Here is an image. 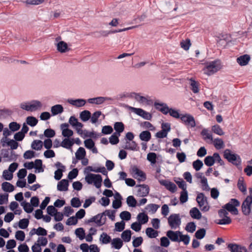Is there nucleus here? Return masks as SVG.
Instances as JSON below:
<instances>
[{
  "instance_id": "nucleus-1",
  "label": "nucleus",
  "mask_w": 252,
  "mask_h": 252,
  "mask_svg": "<svg viewBox=\"0 0 252 252\" xmlns=\"http://www.w3.org/2000/svg\"><path fill=\"white\" fill-rule=\"evenodd\" d=\"M221 68L220 62L219 60H215L205 63V67L203 69L205 73L211 75L217 72Z\"/></svg>"
},
{
  "instance_id": "nucleus-2",
  "label": "nucleus",
  "mask_w": 252,
  "mask_h": 252,
  "mask_svg": "<svg viewBox=\"0 0 252 252\" xmlns=\"http://www.w3.org/2000/svg\"><path fill=\"white\" fill-rule=\"evenodd\" d=\"M223 156L228 161L233 165L237 166L241 165V159L240 157L236 154L232 153L229 149H226L224 151Z\"/></svg>"
},
{
  "instance_id": "nucleus-3",
  "label": "nucleus",
  "mask_w": 252,
  "mask_h": 252,
  "mask_svg": "<svg viewBox=\"0 0 252 252\" xmlns=\"http://www.w3.org/2000/svg\"><path fill=\"white\" fill-rule=\"evenodd\" d=\"M85 180L88 184L93 183L96 188L99 189L101 187L102 179L99 174L88 173L85 177Z\"/></svg>"
},
{
  "instance_id": "nucleus-4",
  "label": "nucleus",
  "mask_w": 252,
  "mask_h": 252,
  "mask_svg": "<svg viewBox=\"0 0 252 252\" xmlns=\"http://www.w3.org/2000/svg\"><path fill=\"white\" fill-rule=\"evenodd\" d=\"M196 200L202 211L207 212L209 210L210 206L208 204L207 197L203 193H198Z\"/></svg>"
},
{
  "instance_id": "nucleus-5",
  "label": "nucleus",
  "mask_w": 252,
  "mask_h": 252,
  "mask_svg": "<svg viewBox=\"0 0 252 252\" xmlns=\"http://www.w3.org/2000/svg\"><path fill=\"white\" fill-rule=\"evenodd\" d=\"M252 196H248L242 204V211L245 216H248L251 212Z\"/></svg>"
},
{
  "instance_id": "nucleus-6",
  "label": "nucleus",
  "mask_w": 252,
  "mask_h": 252,
  "mask_svg": "<svg viewBox=\"0 0 252 252\" xmlns=\"http://www.w3.org/2000/svg\"><path fill=\"white\" fill-rule=\"evenodd\" d=\"M168 222L172 229H176L179 227L181 223L179 214H171L168 218Z\"/></svg>"
},
{
  "instance_id": "nucleus-7",
  "label": "nucleus",
  "mask_w": 252,
  "mask_h": 252,
  "mask_svg": "<svg viewBox=\"0 0 252 252\" xmlns=\"http://www.w3.org/2000/svg\"><path fill=\"white\" fill-rule=\"evenodd\" d=\"M104 213L98 214L89 219L88 220V223L95 222L97 226H101L106 223V218L104 217Z\"/></svg>"
},
{
  "instance_id": "nucleus-8",
  "label": "nucleus",
  "mask_w": 252,
  "mask_h": 252,
  "mask_svg": "<svg viewBox=\"0 0 252 252\" xmlns=\"http://www.w3.org/2000/svg\"><path fill=\"white\" fill-rule=\"evenodd\" d=\"M131 173L133 175V177L135 178L138 177L141 178V179L138 178L139 180L144 181L146 179L145 174L141 170H140L136 166L133 165L131 167Z\"/></svg>"
},
{
  "instance_id": "nucleus-9",
  "label": "nucleus",
  "mask_w": 252,
  "mask_h": 252,
  "mask_svg": "<svg viewBox=\"0 0 252 252\" xmlns=\"http://www.w3.org/2000/svg\"><path fill=\"white\" fill-rule=\"evenodd\" d=\"M130 109L137 115L142 117L143 118L150 120L152 118V115L149 112H147L141 108H137L134 107H130Z\"/></svg>"
},
{
  "instance_id": "nucleus-10",
  "label": "nucleus",
  "mask_w": 252,
  "mask_h": 252,
  "mask_svg": "<svg viewBox=\"0 0 252 252\" xmlns=\"http://www.w3.org/2000/svg\"><path fill=\"white\" fill-rule=\"evenodd\" d=\"M159 182L161 185L164 186L167 190L172 193L175 192L177 190L176 185L168 180H163L160 181Z\"/></svg>"
},
{
  "instance_id": "nucleus-11",
  "label": "nucleus",
  "mask_w": 252,
  "mask_h": 252,
  "mask_svg": "<svg viewBox=\"0 0 252 252\" xmlns=\"http://www.w3.org/2000/svg\"><path fill=\"white\" fill-rule=\"evenodd\" d=\"M240 205V203L237 199L232 198L229 202L224 205L222 208L230 212L235 207H238Z\"/></svg>"
},
{
  "instance_id": "nucleus-12",
  "label": "nucleus",
  "mask_w": 252,
  "mask_h": 252,
  "mask_svg": "<svg viewBox=\"0 0 252 252\" xmlns=\"http://www.w3.org/2000/svg\"><path fill=\"white\" fill-rule=\"evenodd\" d=\"M181 120L186 125L190 126L191 127L195 126V122L194 118L190 115L186 114L181 117Z\"/></svg>"
},
{
  "instance_id": "nucleus-13",
  "label": "nucleus",
  "mask_w": 252,
  "mask_h": 252,
  "mask_svg": "<svg viewBox=\"0 0 252 252\" xmlns=\"http://www.w3.org/2000/svg\"><path fill=\"white\" fill-rule=\"evenodd\" d=\"M136 187L139 189L137 190V195L140 197H143L147 196L149 192V188L146 185H137Z\"/></svg>"
},
{
  "instance_id": "nucleus-14",
  "label": "nucleus",
  "mask_w": 252,
  "mask_h": 252,
  "mask_svg": "<svg viewBox=\"0 0 252 252\" xmlns=\"http://www.w3.org/2000/svg\"><path fill=\"white\" fill-rule=\"evenodd\" d=\"M154 107L157 110L160 111L163 114L166 115L168 113L169 107L166 103L155 102L154 103Z\"/></svg>"
},
{
  "instance_id": "nucleus-15",
  "label": "nucleus",
  "mask_w": 252,
  "mask_h": 252,
  "mask_svg": "<svg viewBox=\"0 0 252 252\" xmlns=\"http://www.w3.org/2000/svg\"><path fill=\"white\" fill-rule=\"evenodd\" d=\"M180 234H181V232L180 231L168 230L166 233L167 236L173 242H178L179 240V235Z\"/></svg>"
},
{
  "instance_id": "nucleus-16",
  "label": "nucleus",
  "mask_w": 252,
  "mask_h": 252,
  "mask_svg": "<svg viewBox=\"0 0 252 252\" xmlns=\"http://www.w3.org/2000/svg\"><path fill=\"white\" fill-rule=\"evenodd\" d=\"M69 186L68 181L66 179H63L58 182L57 189L61 191H67Z\"/></svg>"
},
{
  "instance_id": "nucleus-17",
  "label": "nucleus",
  "mask_w": 252,
  "mask_h": 252,
  "mask_svg": "<svg viewBox=\"0 0 252 252\" xmlns=\"http://www.w3.org/2000/svg\"><path fill=\"white\" fill-rule=\"evenodd\" d=\"M250 60V56L249 55L245 54L240 56L237 59V62L241 66L247 65Z\"/></svg>"
},
{
  "instance_id": "nucleus-18",
  "label": "nucleus",
  "mask_w": 252,
  "mask_h": 252,
  "mask_svg": "<svg viewBox=\"0 0 252 252\" xmlns=\"http://www.w3.org/2000/svg\"><path fill=\"white\" fill-rule=\"evenodd\" d=\"M68 102L70 104L75 106L77 107H80L83 106L86 103V101L84 99H68Z\"/></svg>"
},
{
  "instance_id": "nucleus-19",
  "label": "nucleus",
  "mask_w": 252,
  "mask_h": 252,
  "mask_svg": "<svg viewBox=\"0 0 252 252\" xmlns=\"http://www.w3.org/2000/svg\"><path fill=\"white\" fill-rule=\"evenodd\" d=\"M57 50L61 53H65L69 50L66 43L63 41H60L57 44Z\"/></svg>"
},
{
  "instance_id": "nucleus-20",
  "label": "nucleus",
  "mask_w": 252,
  "mask_h": 252,
  "mask_svg": "<svg viewBox=\"0 0 252 252\" xmlns=\"http://www.w3.org/2000/svg\"><path fill=\"white\" fill-rule=\"evenodd\" d=\"M51 111L53 116L61 114L63 111V108L61 104H56L53 106L51 108Z\"/></svg>"
},
{
  "instance_id": "nucleus-21",
  "label": "nucleus",
  "mask_w": 252,
  "mask_h": 252,
  "mask_svg": "<svg viewBox=\"0 0 252 252\" xmlns=\"http://www.w3.org/2000/svg\"><path fill=\"white\" fill-rule=\"evenodd\" d=\"M189 215L192 218L197 220L201 219L202 217L201 213L196 207H193L189 211Z\"/></svg>"
},
{
  "instance_id": "nucleus-22",
  "label": "nucleus",
  "mask_w": 252,
  "mask_h": 252,
  "mask_svg": "<svg viewBox=\"0 0 252 252\" xmlns=\"http://www.w3.org/2000/svg\"><path fill=\"white\" fill-rule=\"evenodd\" d=\"M30 111H34L40 108L42 106L41 103L38 100H32L29 103Z\"/></svg>"
},
{
  "instance_id": "nucleus-23",
  "label": "nucleus",
  "mask_w": 252,
  "mask_h": 252,
  "mask_svg": "<svg viewBox=\"0 0 252 252\" xmlns=\"http://www.w3.org/2000/svg\"><path fill=\"white\" fill-rule=\"evenodd\" d=\"M124 148L125 149L132 151H138L139 150V147H138L137 143L134 141H132L131 142H126V144Z\"/></svg>"
},
{
  "instance_id": "nucleus-24",
  "label": "nucleus",
  "mask_w": 252,
  "mask_h": 252,
  "mask_svg": "<svg viewBox=\"0 0 252 252\" xmlns=\"http://www.w3.org/2000/svg\"><path fill=\"white\" fill-rule=\"evenodd\" d=\"M137 219L139 221L138 223L143 224L148 221L149 217L145 213H140L137 215Z\"/></svg>"
},
{
  "instance_id": "nucleus-25",
  "label": "nucleus",
  "mask_w": 252,
  "mask_h": 252,
  "mask_svg": "<svg viewBox=\"0 0 252 252\" xmlns=\"http://www.w3.org/2000/svg\"><path fill=\"white\" fill-rule=\"evenodd\" d=\"M139 138L142 141L148 142L151 139V134L149 131H143L139 134Z\"/></svg>"
},
{
  "instance_id": "nucleus-26",
  "label": "nucleus",
  "mask_w": 252,
  "mask_h": 252,
  "mask_svg": "<svg viewBox=\"0 0 252 252\" xmlns=\"http://www.w3.org/2000/svg\"><path fill=\"white\" fill-rule=\"evenodd\" d=\"M2 190L6 192H12L14 189V187L10 183L5 182L1 184Z\"/></svg>"
},
{
  "instance_id": "nucleus-27",
  "label": "nucleus",
  "mask_w": 252,
  "mask_h": 252,
  "mask_svg": "<svg viewBox=\"0 0 252 252\" xmlns=\"http://www.w3.org/2000/svg\"><path fill=\"white\" fill-rule=\"evenodd\" d=\"M43 147V142L40 140H34L31 144V147L35 150H41Z\"/></svg>"
},
{
  "instance_id": "nucleus-28",
  "label": "nucleus",
  "mask_w": 252,
  "mask_h": 252,
  "mask_svg": "<svg viewBox=\"0 0 252 252\" xmlns=\"http://www.w3.org/2000/svg\"><path fill=\"white\" fill-rule=\"evenodd\" d=\"M145 232L146 235L150 238H155L158 236V232L151 227L147 228Z\"/></svg>"
},
{
  "instance_id": "nucleus-29",
  "label": "nucleus",
  "mask_w": 252,
  "mask_h": 252,
  "mask_svg": "<svg viewBox=\"0 0 252 252\" xmlns=\"http://www.w3.org/2000/svg\"><path fill=\"white\" fill-rule=\"evenodd\" d=\"M73 140V139H72V140H71L68 138H65L62 142L61 145L63 148L67 149H71V147L74 144Z\"/></svg>"
},
{
  "instance_id": "nucleus-30",
  "label": "nucleus",
  "mask_w": 252,
  "mask_h": 252,
  "mask_svg": "<svg viewBox=\"0 0 252 252\" xmlns=\"http://www.w3.org/2000/svg\"><path fill=\"white\" fill-rule=\"evenodd\" d=\"M91 116V112L88 110H84L80 114V118L83 122L88 121Z\"/></svg>"
},
{
  "instance_id": "nucleus-31",
  "label": "nucleus",
  "mask_w": 252,
  "mask_h": 252,
  "mask_svg": "<svg viewBox=\"0 0 252 252\" xmlns=\"http://www.w3.org/2000/svg\"><path fill=\"white\" fill-rule=\"evenodd\" d=\"M86 151L83 147H79L75 153V156L77 159L80 160L85 157Z\"/></svg>"
},
{
  "instance_id": "nucleus-32",
  "label": "nucleus",
  "mask_w": 252,
  "mask_h": 252,
  "mask_svg": "<svg viewBox=\"0 0 252 252\" xmlns=\"http://www.w3.org/2000/svg\"><path fill=\"white\" fill-rule=\"evenodd\" d=\"M114 128L116 130L115 133L121 134V133L124 130V125L122 122H116L114 125Z\"/></svg>"
},
{
  "instance_id": "nucleus-33",
  "label": "nucleus",
  "mask_w": 252,
  "mask_h": 252,
  "mask_svg": "<svg viewBox=\"0 0 252 252\" xmlns=\"http://www.w3.org/2000/svg\"><path fill=\"white\" fill-rule=\"evenodd\" d=\"M131 236V232L130 230H126L123 232L121 237L123 240L126 242L130 241Z\"/></svg>"
},
{
  "instance_id": "nucleus-34",
  "label": "nucleus",
  "mask_w": 252,
  "mask_h": 252,
  "mask_svg": "<svg viewBox=\"0 0 252 252\" xmlns=\"http://www.w3.org/2000/svg\"><path fill=\"white\" fill-rule=\"evenodd\" d=\"M112 245L116 249L119 250L122 247L123 242L119 238H114L113 239Z\"/></svg>"
},
{
  "instance_id": "nucleus-35",
  "label": "nucleus",
  "mask_w": 252,
  "mask_h": 252,
  "mask_svg": "<svg viewBox=\"0 0 252 252\" xmlns=\"http://www.w3.org/2000/svg\"><path fill=\"white\" fill-rule=\"evenodd\" d=\"M21 205L23 207L24 211L27 213H31L32 212L33 208L29 202L26 201H23Z\"/></svg>"
},
{
  "instance_id": "nucleus-36",
  "label": "nucleus",
  "mask_w": 252,
  "mask_h": 252,
  "mask_svg": "<svg viewBox=\"0 0 252 252\" xmlns=\"http://www.w3.org/2000/svg\"><path fill=\"white\" fill-rule=\"evenodd\" d=\"M190 81V89L194 93H197L199 92L198 84L196 81L192 78L189 79Z\"/></svg>"
},
{
  "instance_id": "nucleus-37",
  "label": "nucleus",
  "mask_w": 252,
  "mask_h": 252,
  "mask_svg": "<svg viewBox=\"0 0 252 252\" xmlns=\"http://www.w3.org/2000/svg\"><path fill=\"white\" fill-rule=\"evenodd\" d=\"M214 145L217 149H220L224 147V144L223 140L220 138H216L214 141Z\"/></svg>"
},
{
  "instance_id": "nucleus-38",
  "label": "nucleus",
  "mask_w": 252,
  "mask_h": 252,
  "mask_svg": "<svg viewBox=\"0 0 252 252\" xmlns=\"http://www.w3.org/2000/svg\"><path fill=\"white\" fill-rule=\"evenodd\" d=\"M120 133H114L109 138V142L112 145H116L119 142Z\"/></svg>"
},
{
  "instance_id": "nucleus-39",
  "label": "nucleus",
  "mask_w": 252,
  "mask_h": 252,
  "mask_svg": "<svg viewBox=\"0 0 252 252\" xmlns=\"http://www.w3.org/2000/svg\"><path fill=\"white\" fill-rule=\"evenodd\" d=\"M204 163L208 166H212L215 163V158H214V154L212 156H207L204 159Z\"/></svg>"
},
{
  "instance_id": "nucleus-40",
  "label": "nucleus",
  "mask_w": 252,
  "mask_h": 252,
  "mask_svg": "<svg viewBox=\"0 0 252 252\" xmlns=\"http://www.w3.org/2000/svg\"><path fill=\"white\" fill-rule=\"evenodd\" d=\"M26 122L27 124L29 126H34L37 125L38 120L34 117L29 116L26 119Z\"/></svg>"
},
{
  "instance_id": "nucleus-41",
  "label": "nucleus",
  "mask_w": 252,
  "mask_h": 252,
  "mask_svg": "<svg viewBox=\"0 0 252 252\" xmlns=\"http://www.w3.org/2000/svg\"><path fill=\"white\" fill-rule=\"evenodd\" d=\"M126 203L129 207H135L136 206L137 201L133 196L130 195L126 198Z\"/></svg>"
},
{
  "instance_id": "nucleus-42",
  "label": "nucleus",
  "mask_w": 252,
  "mask_h": 252,
  "mask_svg": "<svg viewBox=\"0 0 252 252\" xmlns=\"http://www.w3.org/2000/svg\"><path fill=\"white\" fill-rule=\"evenodd\" d=\"M212 130L213 132L219 135H223L224 134V132L222 128L218 125L213 126L212 127Z\"/></svg>"
},
{
  "instance_id": "nucleus-43",
  "label": "nucleus",
  "mask_w": 252,
  "mask_h": 252,
  "mask_svg": "<svg viewBox=\"0 0 252 252\" xmlns=\"http://www.w3.org/2000/svg\"><path fill=\"white\" fill-rule=\"evenodd\" d=\"M111 240V237L106 233L103 232L100 235V241H101L103 244H108L110 242Z\"/></svg>"
},
{
  "instance_id": "nucleus-44",
  "label": "nucleus",
  "mask_w": 252,
  "mask_h": 252,
  "mask_svg": "<svg viewBox=\"0 0 252 252\" xmlns=\"http://www.w3.org/2000/svg\"><path fill=\"white\" fill-rule=\"evenodd\" d=\"M206 234V230L204 228H200L195 233V237L198 239H203Z\"/></svg>"
},
{
  "instance_id": "nucleus-45",
  "label": "nucleus",
  "mask_w": 252,
  "mask_h": 252,
  "mask_svg": "<svg viewBox=\"0 0 252 252\" xmlns=\"http://www.w3.org/2000/svg\"><path fill=\"white\" fill-rule=\"evenodd\" d=\"M180 45L185 50H189L191 45L190 39L187 38L185 40H182L180 42Z\"/></svg>"
},
{
  "instance_id": "nucleus-46",
  "label": "nucleus",
  "mask_w": 252,
  "mask_h": 252,
  "mask_svg": "<svg viewBox=\"0 0 252 252\" xmlns=\"http://www.w3.org/2000/svg\"><path fill=\"white\" fill-rule=\"evenodd\" d=\"M29 224V220L28 219H23L19 221V227L21 229H26Z\"/></svg>"
},
{
  "instance_id": "nucleus-47",
  "label": "nucleus",
  "mask_w": 252,
  "mask_h": 252,
  "mask_svg": "<svg viewBox=\"0 0 252 252\" xmlns=\"http://www.w3.org/2000/svg\"><path fill=\"white\" fill-rule=\"evenodd\" d=\"M147 158L151 164H155L157 162V155L155 153H149L147 155Z\"/></svg>"
},
{
  "instance_id": "nucleus-48",
  "label": "nucleus",
  "mask_w": 252,
  "mask_h": 252,
  "mask_svg": "<svg viewBox=\"0 0 252 252\" xmlns=\"http://www.w3.org/2000/svg\"><path fill=\"white\" fill-rule=\"evenodd\" d=\"M12 113V111L9 109L0 110V118H6L7 117L10 116Z\"/></svg>"
},
{
  "instance_id": "nucleus-49",
  "label": "nucleus",
  "mask_w": 252,
  "mask_h": 252,
  "mask_svg": "<svg viewBox=\"0 0 252 252\" xmlns=\"http://www.w3.org/2000/svg\"><path fill=\"white\" fill-rule=\"evenodd\" d=\"M231 221V219L229 217H223L222 219L219 220L216 223L220 225H225L230 224Z\"/></svg>"
},
{
  "instance_id": "nucleus-50",
  "label": "nucleus",
  "mask_w": 252,
  "mask_h": 252,
  "mask_svg": "<svg viewBox=\"0 0 252 252\" xmlns=\"http://www.w3.org/2000/svg\"><path fill=\"white\" fill-rule=\"evenodd\" d=\"M201 135L203 136V139L204 140L210 139L211 140H213L212 135L209 133V131L207 129H203L201 132Z\"/></svg>"
},
{
  "instance_id": "nucleus-51",
  "label": "nucleus",
  "mask_w": 252,
  "mask_h": 252,
  "mask_svg": "<svg viewBox=\"0 0 252 252\" xmlns=\"http://www.w3.org/2000/svg\"><path fill=\"white\" fill-rule=\"evenodd\" d=\"M203 163L200 159H197L193 162L192 166L196 171H199L203 166Z\"/></svg>"
},
{
  "instance_id": "nucleus-52",
  "label": "nucleus",
  "mask_w": 252,
  "mask_h": 252,
  "mask_svg": "<svg viewBox=\"0 0 252 252\" xmlns=\"http://www.w3.org/2000/svg\"><path fill=\"white\" fill-rule=\"evenodd\" d=\"M101 115V111H97L94 112L92 116V117L91 116V118H90L91 122L93 124L96 123L98 121V118L100 117V116Z\"/></svg>"
},
{
  "instance_id": "nucleus-53",
  "label": "nucleus",
  "mask_w": 252,
  "mask_h": 252,
  "mask_svg": "<svg viewBox=\"0 0 252 252\" xmlns=\"http://www.w3.org/2000/svg\"><path fill=\"white\" fill-rule=\"evenodd\" d=\"M196 229V225L193 222H190L187 224L185 229L190 233H193Z\"/></svg>"
},
{
  "instance_id": "nucleus-54",
  "label": "nucleus",
  "mask_w": 252,
  "mask_h": 252,
  "mask_svg": "<svg viewBox=\"0 0 252 252\" xmlns=\"http://www.w3.org/2000/svg\"><path fill=\"white\" fill-rule=\"evenodd\" d=\"M75 233L76 236L78 237L80 240H82L84 238L85 233V231L83 228L80 227L77 228L75 230Z\"/></svg>"
},
{
  "instance_id": "nucleus-55",
  "label": "nucleus",
  "mask_w": 252,
  "mask_h": 252,
  "mask_svg": "<svg viewBox=\"0 0 252 252\" xmlns=\"http://www.w3.org/2000/svg\"><path fill=\"white\" fill-rule=\"evenodd\" d=\"M237 186L239 190L243 193H245L247 191V188L246 185L244 184L243 180L240 179L238 180Z\"/></svg>"
},
{
  "instance_id": "nucleus-56",
  "label": "nucleus",
  "mask_w": 252,
  "mask_h": 252,
  "mask_svg": "<svg viewBox=\"0 0 252 252\" xmlns=\"http://www.w3.org/2000/svg\"><path fill=\"white\" fill-rule=\"evenodd\" d=\"M71 205L73 207L78 208L81 206V202L79 198L73 197L71 200Z\"/></svg>"
},
{
  "instance_id": "nucleus-57",
  "label": "nucleus",
  "mask_w": 252,
  "mask_h": 252,
  "mask_svg": "<svg viewBox=\"0 0 252 252\" xmlns=\"http://www.w3.org/2000/svg\"><path fill=\"white\" fill-rule=\"evenodd\" d=\"M55 131L51 128H47L44 130V135L45 137L50 138L55 135Z\"/></svg>"
},
{
  "instance_id": "nucleus-58",
  "label": "nucleus",
  "mask_w": 252,
  "mask_h": 252,
  "mask_svg": "<svg viewBox=\"0 0 252 252\" xmlns=\"http://www.w3.org/2000/svg\"><path fill=\"white\" fill-rule=\"evenodd\" d=\"M120 217L123 220H128L131 218V214L129 212L125 211L120 213Z\"/></svg>"
},
{
  "instance_id": "nucleus-59",
  "label": "nucleus",
  "mask_w": 252,
  "mask_h": 252,
  "mask_svg": "<svg viewBox=\"0 0 252 252\" xmlns=\"http://www.w3.org/2000/svg\"><path fill=\"white\" fill-rule=\"evenodd\" d=\"M125 222L122 220L115 223V230L119 232L122 231L125 229Z\"/></svg>"
},
{
  "instance_id": "nucleus-60",
  "label": "nucleus",
  "mask_w": 252,
  "mask_h": 252,
  "mask_svg": "<svg viewBox=\"0 0 252 252\" xmlns=\"http://www.w3.org/2000/svg\"><path fill=\"white\" fill-rule=\"evenodd\" d=\"M188 199V195L187 190H184L181 192L180 200L181 203H184L186 202Z\"/></svg>"
},
{
  "instance_id": "nucleus-61",
  "label": "nucleus",
  "mask_w": 252,
  "mask_h": 252,
  "mask_svg": "<svg viewBox=\"0 0 252 252\" xmlns=\"http://www.w3.org/2000/svg\"><path fill=\"white\" fill-rule=\"evenodd\" d=\"M84 145L86 148L91 149L94 147L95 143L92 139L89 138L84 141Z\"/></svg>"
},
{
  "instance_id": "nucleus-62",
  "label": "nucleus",
  "mask_w": 252,
  "mask_h": 252,
  "mask_svg": "<svg viewBox=\"0 0 252 252\" xmlns=\"http://www.w3.org/2000/svg\"><path fill=\"white\" fill-rule=\"evenodd\" d=\"M9 127L11 131H16L19 129L20 125L16 122H11L9 125Z\"/></svg>"
},
{
  "instance_id": "nucleus-63",
  "label": "nucleus",
  "mask_w": 252,
  "mask_h": 252,
  "mask_svg": "<svg viewBox=\"0 0 252 252\" xmlns=\"http://www.w3.org/2000/svg\"><path fill=\"white\" fill-rule=\"evenodd\" d=\"M7 145L10 146L12 150H15L18 147V143L15 140L9 139L7 143Z\"/></svg>"
},
{
  "instance_id": "nucleus-64",
  "label": "nucleus",
  "mask_w": 252,
  "mask_h": 252,
  "mask_svg": "<svg viewBox=\"0 0 252 252\" xmlns=\"http://www.w3.org/2000/svg\"><path fill=\"white\" fill-rule=\"evenodd\" d=\"M241 246L236 244H229L228 248L231 252H239Z\"/></svg>"
}]
</instances>
